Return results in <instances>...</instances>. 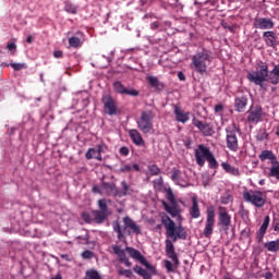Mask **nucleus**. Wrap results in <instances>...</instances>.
Wrapping results in <instances>:
<instances>
[{"label":"nucleus","instance_id":"49","mask_svg":"<svg viewBox=\"0 0 279 279\" xmlns=\"http://www.w3.org/2000/svg\"><path fill=\"white\" fill-rule=\"evenodd\" d=\"M272 228L275 232H279V217L274 218Z\"/></svg>","mask_w":279,"mask_h":279},{"label":"nucleus","instance_id":"14","mask_svg":"<svg viewBox=\"0 0 279 279\" xmlns=\"http://www.w3.org/2000/svg\"><path fill=\"white\" fill-rule=\"evenodd\" d=\"M274 25L276 23L269 17H256L253 23L255 29H274Z\"/></svg>","mask_w":279,"mask_h":279},{"label":"nucleus","instance_id":"27","mask_svg":"<svg viewBox=\"0 0 279 279\" xmlns=\"http://www.w3.org/2000/svg\"><path fill=\"white\" fill-rule=\"evenodd\" d=\"M165 208H166L167 213H169V215H171V217H178L180 215V213H182V209H180V205H178V203H174L171 205L165 204Z\"/></svg>","mask_w":279,"mask_h":279},{"label":"nucleus","instance_id":"45","mask_svg":"<svg viewBox=\"0 0 279 279\" xmlns=\"http://www.w3.org/2000/svg\"><path fill=\"white\" fill-rule=\"evenodd\" d=\"M7 49L9 51H11V53H15L16 52V43L9 41L8 45H7Z\"/></svg>","mask_w":279,"mask_h":279},{"label":"nucleus","instance_id":"53","mask_svg":"<svg viewBox=\"0 0 279 279\" xmlns=\"http://www.w3.org/2000/svg\"><path fill=\"white\" fill-rule=\"evenodd\" d=\"M242 236H245L246 239H248L250 236V228H246L242 231Z\"/></svg>","mask_w":279,"mask_h":279},{"label":"nucleus","instance_id":"32","mask_svg":"<svg viewBox=\"0 0 279 279\" xmlns=\"http://www.w3.org/2000/svg\"><path fill=\"white\" fill-rule=\"evenodd\" d=\"M268 178H276V180H279V161H275L270 168V171L268 173Z\"/></svg>","mask_w":279,"mask_h":279},{"label":"nucleus","instance_id":"10","mask_svg":"<svg viewBox=\"0 0 279 279\" xmlns=\"http://www.w3.org/2000/svg\"><path fill=\"white\" fill-rule=\"evenodd\" d=\"M213 153L210 151V148L204 146V145H198V148L195 149V158H196V163L198 167H204L206 165V160Z\"/></svg>","mask_w":279,"mask_h":279},{"label":"nucleus","instance_id":"33","mask_svg":"<svg viewBox=\"0 0 279 279\" xmlns=\"http://www.w3.org/2000/svg\"><path fill=\"white\" fill-rule=\"evenodd\" d=\"M69 45L73 49H80V47H82V39H80L78 37H70Z\"/></svg>","mask_w":279,"mask_h":279},{"label":"nucleus","instance_id":"11","mask_svg":"<svg viewBox=\"0 0 279 279\" xmlns=\"http://www.w3.org/2000/svg\"><path fill=\"white\" fill-rule=\"evenodd\" d=\"M247 114L248 123H260L265 113L263 112V107L255 106L251 107V109L247 111Z\"/></svg>","mask_w":279,"mask_h":279},{"label":"nucleus","instance_id":"38","mask_svg":"<svg viewBox=\"0 0 279 279\" xmlns=\"http://www.w3.org/2000/svg\"><path fill=\"white\" fill-rule=\"evenodd\" d=\"M118 275L119 276H124L125 278H132L134 276V274L132 272V270L130 269H123V268H119L118 269Z\"/></svg>","mask_w":279,"mask_h":279},{"label":"nucleus","instance_id":"58","mask_svg":"<svg viewBox=\"0 0 279 279\" xmlns=\"http://www.w3.org/2000/svg\"><path fill=\"white\" fill-rule=\"evenodd\" d=\"M132 169H134L135 171H141V167L138 166V163H134L132 166Z\"/></svg>","mask_w":279,"mask_h":279},{"label":"nucleus","instance_id":"1","mask_svg":"<svg viewBox=\"0 0 279 279\" xmlns=\"http://www.w3.org/2000/svg\"><path fill=\"white\" fill-rule=\"evenodd\" d=\"M161 222L166 228V256L172 260L166 259L163 260V265L168 271V274H175L178 271V267H180V257L178 253H175V246L173 243L178 241H186V229L182 225L177 226L175 221H173L169 216L162 215Z\"/></svg>","mask_w":279,"mask_h":279},{"label":"nucleus","instance_id":"26","mask_svg":"<svg viewBox=\"0 0 279 279\" xmlns=\"http://www.w3.org/2000/svg\"><path fill=\"white\" fill-rule=\"evenodd\" d=\"M259 160L262 162H265V160H270L271 165H274V162L277 161V157L276 155L274 154V151L271 150H263L259 156H258Z\"/></svg>","mask_w":279,"mask_h":279},{"label":"nucleus","instance_id":"28","mask_svg":"<svg viewBox=\"0 0 279 279\" xmlns=\"http://www.w3.org/2000/svg\"><path fill=\"white\" fill-rule=\"evenodd\" d=\"M222 169L226 171V173H229L230 175H234L235 178H238L239 175H241V170H239V168H234L232 167L230 163L228 162H222L221 163Z\"/></svg>","mask_w":279,"mask_h":279},{"label":"nucleus","instance_id":"55","mask_svg":"<svg viewBox=\"0 0 279 279\" xmlns=\"http://www.w3.org/2000/svg\"><path fill=\"white\" fill-rule=\"evenodd\" d=\"M178 77H179V80H180L181 82H184V81L186 80V75H184V73H182V72H179V73H178Z\"/></svg>","mask_w":279,"mask_h":279},{"label":"nucleus","instance_id":"16","mask_svg":"<svg viewBox=\"0 0 279 279\" xmlns=\"http://www.w3.org/2000/svg\"><path fill=\"white\" fill-rule=\"evenodd\" d=\"M263 39L267 47H271L272 49H276V47H278V39L274 31L264 32Z\"/></svg>","mask_w":279,"mask_h":279},{"label":"nucleus","instance_id":"12","mask_svg":"<svg viewBox=\"0 0 279 279\" xmlns=\"http://www.w3.org/2000/svg\"><path fill=\"white\" fill-rule=\"evenodd\" d=\"M192 123L195 128L199 130L203 136H213V134H215V130L207 122H204L202 120H198L197 118H194L192 120Z\"/></svg>","mask_w":279,"mask_h":279},{"label":"nucleus","instance_id":"20","mask_svg":"<svg viewBox=\"0 0 279 279\" xmlns=\"http://www.w3.org/2000/svg\"><path fill=\"white\" fill-rule=\"evenodd\" d=\"M190 216L192 219H199L202 217V209H199V203L197 202V197H192V206L189 209Z\"/></svg>","mask_w":279,"mask_h":279},{"label":"nucleus","instance_id":"41","mask_svg":"<svg viewBox=\"0 0 279 279\" xmlns=\"http://www.w3.org/2000/svg\"><path fill=\"white\" fill-rule=\"evenodd\" d=\"M121 186L123 195H132V190H130V185H128V182L122 181Z\"/></svg>","mask_w":279,"mask_h":279},{"label":"nucleus","instance_id":"37","mask_svg":"<svg viewBox=\"0 0 279 279\" xmlns=\"http://www.w3.org/2000/svg\"><path fill=\"white\" fill-rule=\"evenodd\" d=\"M269 138V133H267V130L260 129L256 135V141H267Z\"/></svg>","mask_w":279,"mask_h":279},{"label":"nucleus","instance_id":"59","mask_svg":"<svg viewBox=\"0 0 279 279\" xmlns=\"http://www.w3.org/2000/svg\"><path fill=\"white\" fill-rule=\"evenodd\" d=\"M104 151V146L98 145V149L96 150V154H101Z\"/></svg>","mask_w":279,"mask_h":279},{"label":"nucleus","instance_id":"15","mask_svg":"<svg viewBox=\"0 0 279 279\" xmlns=\"http://www.w3.org/2000/svg\"><path fill=\"white\" fill-rule=\"evenodd\" d=\"M219 210L218 226H221V228L228 230V228H230V223H232V218L226 210V207H219Z\"/></svg>","mask_w":279,"mask_h":279},{"label":"nucleus","instance_id":"63","mask_svg":"<svg viewBox=\"0 0 279 279\" xmlns=\"http://www.w3.org/2000/svg\"><path fill=\"white\" fill-rule=\"evenodd\" d=\"M51 279H62V275L58 274L56 277H52Z\"/></svg>","mask_w":279,"mask_h":279},{"label":"nucleus","instance_id":"56","mask_svg":"<svg viewBox=\"0 0 279 279\" xmlns=\"http://www.w3.org/2000/svg\"><path fill=\"white\" fill-rule=\"evenodd\" d=\"M158 27H160V24H158V22H154L150 24L151 29H158Z\"/></svg>","mask_w":279,"mask_h":279},{"label":"nucleus","instance_id":"19","mask_svg":"<svg viewBox=\"0 0 279 279\" xmlns=\"http://www.w3.org/2000/svg\"><path fill=\"white\" fill-rule=\"evenodd\" d=\"M271 222V218L269 216H265L264 222L260 226L259 230L257 231V242L263 243V239L265 238V234H267V228H269V223Z\"/></svg>","mask_w":279,"mask_h":279},{"label":"nucleus","instance_id":"4","mask_svg":"<svg viewBox=\"0 0 279 279\" xmlns=\"http://www.w3.org/2000/svg\"><path fill=\"white\" fill-rule=\"evenodd\" d=\"M213 62V57H210V51L203 49L192 56L191 68L194 69L199 75H206L208 73V66Z\"/></svg>","mask_w":279,"mask_h":279},{"label":"nucleus","instance_id":"36","mask_svg":"<svg viewBox=\"0 0 279 279\" xmlns=\"http://www.w3.org/2000/svg\"><path fill=\"white\" fill-rule=\"evenodd\" d=\"M64 10L68 14H77V5L72 2H65Z\"/></svg>","mask_w":279,"mask_h":279},{"label":"nucleus","instance_id":"57","mask_svg":"<svg viewBox=\"0 0 279 279\" xmlns=\"http://www.w3.org/2000/svg\"><path fill=\"white\" fill-rule=\"evenodd\" d=\"M93 193H101V190L99 189V186L95 185L93 187Z\"/></svg>","mask_w":279,"mask_h":279},{"label":"nucleus","instance_id":"61","mask_svg":"<svg viewBox=\"0 0 279 279\" xmlns=\"http://www.w3.org/2000/svg\"><path fill=\"white\" fill-rule=\"evenodd\" d=\"M94 158H96V160H102L101 154H94Z\"/></svg>","mask_w":279,"mask_h":279},{"label":"nucleus","instance_id":"2","mask_svg":"<svg viewBox=\"0 0 279 279\" xmlns=\"http://www.w3.org/2000/svg\"><path fill=\"white\" fill-rule=\"evenodd\" d=\"M247 80L256 86H260V88H265V84H263L264 82H269L276 86L279 84V64L275 65L269 72V64L259 61L256 71L247 74Z\"/></svg>","mask_w":279,"mask_h":279},{"label":"nucleus","instance_id":"21","mask_svg":"<svg viewBox=\"0 0 279 279\" xmlns=\"http://www.w3.org/2000/svg\"><path fill=\"white\" fill-rule=\"evenodd\" d=\"M174 114L179 123H186L191 117V112H186L178 106L174 107Z\"/></svg>","mask_w":279,"mask_h":279},{"label":"nucleus","instance_id":"40","mask_svg":"<svg viewBox=\"0 0 279 279\" xmlns=\"http://www.w3.org/2000/svg\"><path fill=\"white\" fill-rule=\"evenodd\" d=\"M148 171L151 175H160V169L157 165H150L148 166Z\"/></svg>","mask_w":279,"mask_h":279},{"label":"nucleus","instance_id":"7","mask_svg":"<svg viewBox=\"0 0 279 279\" xmlns=\"http://www.w3.org/2000/svg\"><path fill=\"white\" fill-rule=\"evenodd\" d=\"M154 111H143L136 121L138 130L144 134H149L154 130Z\"/></svg>","mask_w":279,"mask_h":279},{"label":"nucleus","instance_id":"51","mask_svg":"<svg viewBox=\"0 0 279 279\" xmlns=\"http://www.w3.org/2000/svg\"><path fill=\"white\" fill-rule=\"evenodd\" d=\"M53 56H54V58L60 59V58H62L63 52H62V50H56V51L53 52Z\"/></svg>","mask_w":279,"mask_h":279},{"label":"nucleus","instance_id":"47","mask_svg":"<svg viewBox=\"0 0 279 279\" xmlns=\"http://www.w3.org/2000/svg\"><path fill=\"white\" fill-rule=\"evenodd\" d=\"M82 257L86 259H90L93 257V251H88V250L84 251L82 253Z\"/></svg>","mask_w":279,"mask_h":279},{"label":"nucleus","instance_id":"48","mask_svg":"<svg viewBox=\"0 0 279 279\" xmlns=\"http://www.w3.org/2000/svg\"><path fill=\"white\" fill-rule=\"evenodd\" d=\"M120 171H121V173H128V172L132 171V166H130V165H124V166H122V167L120 168Z\"/></svg>","mask_w":279,"mask_h":279},{"label":"nucleus","instance_id":"64","mask_svg":"<svg viewBox=\"0 0 279 279\" xmlns=\"http://www.w3.org/2000/svg\"><path fill=\"white\" fill-rule=\"evenodd\" d=\"M221 204H228V198L227 199H222Z\"/></svg>","mask_w":279,"mask_h":279},{"label":"nucleus","instance_id":"9","mask_svg":"<svg viewBox=\"0 0 279 279\" xmlns=\"http://www.w3.org/2000/svg\"><path fill=\"white\" fill-rule=\"evenodd\" d=\"M125 252L131 256V258H134V260H137V263H141V265H144L148 271H151V274H156V267L149 262L146 260L145 256L141 253V251L132 247V246H126Z\"/></svg>","mask_w":279,"mask_h":279},{"label":"nucleus","instance_id":"24","mask_svg":"<svg viewBox=\"0 0 279 279\" xmlns=\"http://www.w3.org/2000/svg\"><path fill=\"white\" fill-rule=\"evenodd\" d=\"M247 107V97H236L234 101V108L236 112H245V108Z\"/></svg>","mask_w":279,"mask_h":279},{"label":"nucleus","instance_id":"8","mask_svg":"<svg viewBox=\"0 0 279 279\" xmlns=\"http://www.w3.org/2000/svg\"><path fill=\"white\" fill-rule=\"evenodd\" d=\"M215 217H216L215 206L207 207L206 221L203 230V234L205 239H210V236H213V233L215 232V223H216Z\"/></svg>","mask_w":279,"mask_h":279},{"label":"nucleus","instance_id":"22","mask_svg":"<svg viewBox=\"0 0 279 279\" xmlns=\"http://www.w3.org/2000/svg\"><path fill=\"white\" fill-rule=\"evenodd\" d=\"M171 180L172 182H175V184L182 186L183 189L189 186V183L186 181H182V171L178 169L172 170Z\"/></svg>","mask_w":279,"mask_h":279},{"label":"nucleus","instance_id":"60","mask_svg":"<svg viewBox=\"0 0 279 279\" xmlns=\"http://www.w3.org/2000/svg\"><path fill=\"white\" fill-rule=\"evenodd\" d=\"M26 43L32 44L34 43V36H28Z\"/></svg>","mask_w":279,"mask_h":279},{"label":"nucleus","instance_id":"13","mask_svg":"<svg viewBox=\"0 0 279 279\" xmlns=\"http://www.w3.org/2000/svg\"><path fill=\"white\" fill-rule=\"evenodd\" d=\"M102 104H104V110L106 114H109L110 117L117 114V104L114 102V99L111 98L110 95L102 97Z\"/></svg>","mask_w":279,"mask_h":279},{"label":"nucleus","instance_id":"50","mask_svg":"<svg viewBox=\"0 0 279 279\" xmlns=\"http://www.w3.org/2000/svg\"><path fill=\"white\" fill-rule=\"evenodd\" d=\"M121 156H129L130 155V148L123 146L120 148Z\"/></svg>","mask_w":279,"mask_h":279},{"label":"nucleus","instance_id":"46","mask_svg":"<svg viewBox=\"0 0 279 279\" xmlns=\"http://www.w3.org/2000/svg\"><path fill=\"white\" fill-rule=\"evenodd\" d=\"M10 66L14 69V71H22V69H25V64L23 63H10Z\"/></svg>","mask_w":279,"mask_h":279},{"label":"nucleus","instance_id":"25","mask_svg":"<svg viewBox=\"0 0 279 279\" xmlns=\"http://www.w3.org/2000/svg\"><path fill=\"white\" fill-rule=\"evenodd\" d=\"M133 271L137 274V276H141L143 279H151V276L156 275V270L155 272H151L150 270L144 269L138 265L134 266Z\"/></svg>","mask_w":279,"mask_h":279},{"label":"nucleus","instance_id":"35","mask_svg":"<svg viewBox=\"0 0 279 279\" xmlns=\"http://www.w3.org/2000/svg\"><path fill=\"white\" fill-rule=\"evenodd\" d=\"M113 89L116 90V93H118L119 95H125V86H123V83L117 81L113 83Z\"/></svg>","mask_w":279,"mask_h":279},{"label":"nucleus","instance_id":"6","mask_svg":"<svg viewBox=\"0 0 279 279\" xmlns=\"http://www.w3.org/2000/svg\"><path fill=\"white\" fill-rule=\"evenodd\" d=\"M243 199L247 202V204L255 206V208H263V206L267 204L265 193L262 191L245 190L243 192Z\"/></svg>","mask_w":279,"mask_h":279},{"label":"nucleus","instance_id":"29","mask_svg":"<svg viewBox=\"0 0 279 279\" xmlns=\"http://www.w3.org/2000/svg\"><path fill=\"white\" fill-rule=\"evenodd\" d=\"M92 217L96 223H104V221H106L108 218V214L99 210H93Z\"/></svg>","mask_w":279,"mask_h":279},{"label":"nucleus","instance_id":"43","mask_svg":"<svg viewBox=\"0 0 279 279\" xmlns=\"http://www.w3.org/2000/svg\"><path fill=\"white\" fill-rule=\"evenodd\" d=\"M124 95H129L130 97H138V95H141V92L131 88V89H125Z\"/></svg>","mask_w":279,"mask_h":279},{"label":"nucleus","instance_id":"18","mask_svg":"<svg viewBox=\"0 0 279 279\" xmlns=\"http://www.w3.org/2000/svg\"><path fill=\"white\" fill-rule=\"evenodd\" d=\"M129 136L131 141H133L134 145H136L137 147H143V145H145V140H143V135H141V132H138V130H129Z\"/></svg>","mask_w":279,"mask_h":279},{"label":"nucleus","instance_id":"62","mask_svg":"<svg viewBox=\"0 0 279 279\" xmlns=\"http://www.w3.org/2000/svg\"><path fill=\"white\" fill-rule=\"evenodd\" d=\"M162 226H163V225H162V221H161V223H159V225L156 226V230H159V232H160V230H162Z\"/></svg>","mask_w":279,"mask_h":279},{"label":"nucleus","instance_id":"34","mask_svg":"<svg viewBox=\"0 0 279 279\" xmlns=\"http://www.w3.org/2000/svg\"><path fill=\"white\" fill-rule=\"evenodd\" d=\"M206 160L208 162L209 169H219V162L215 158V155L211 154L210 156L207 157Z\"/></svg>","mask_w":279,"mask_h":279},{"label":"nucleus","instance_id":"5","mask_svg":"<svg viewBox=\"0 0 279 279\" xmlns=\"http://www.w3.org/2000/svg\"><path fill=\"white\" fill-rule=\"evenodd\" d=\"M238 134H241V128L236 123H232L226 128L227 147L230 151H236L239 149Z\"/></svg>","mask_w":279,"mask_h":279},{"label":"nucleus","instance_id":"42","mask_svg":"<svg viewBox=\"0 0 279 279\" xmlns=\"http://www.w3.org/2000/svg\"><path fill=\"white\" fill-rule=\"evenodd\" d=\"M82 219H84L86 223H93L94 221L93 214H88L86 211L82 214Z\"/></svg>","mask_w":279,"mask_h":279},{"label":"nucleus","instance_id":"17","mask_svg":"<svg viewBox=\"0 0 279 279\" xmlns=\"http://www.w3.org/2000/svg\"><path fill=\"white\" fill-rule=\"evenodd\" d=\"M112 251L114 254H117L119 262L123 263L125 267H132V262H130V258H128V255L125 254V248L122 250L119 245H113Z\"/></svg>","mask_w":279,"mask_h":279},{"label":"nucleus","instance_id":"52","mask_svg":"<svg viewBox=\"0 0 279 279\" xmlns=\"http://www.w3.org/2000/svg\"><path fill=\"white\" fill-rule=\"evenodd\" d=\"M215 112H223V105H216Z\"/></svg>","mask_w":279,"mask_h":279},{"label":"nucleus","instance_id":"39","mask_svg":"<svg viewBox=\"0 0 279 279\" xmlns=\"http://www.w3.org/2000/svg\"><path fill=\"white\" fill-rule=\"evenodd\" d=\"M98 206L100 209V213H105L106 215H108V203H106V199H99L98 201Z\"/></svg>","mask_w":279,"mask_h":279},{"label":"nucleus","instance_id":"54","mask_svg":"<svg viewBox=\"0 0 279 279\" xmlns=\"http://www.w3.org/2000/svg\"><path fill=\"white\" fill-rule=\"evenodd\" d=\"M168 199H169L170 204H178V202H175V196H173V194H170L168 196Z\"/></svg>","mask_w":279,"mask_h":279},{"label":"nucleus","instance_id":"44","mask_svg":"<svg viewBox=\"0 0 279 279\" xmlns=\"http://www.w3.org/2000/svg\"><path fill=\"white\" fill-rule=\"evenodd\" d=\"M95 154H97V149H95V148H89L88 151H87L86 155H85V158H86L87 160H93Z\"/></svg>","mask_w":279,"mask_h":279},{"label":"nucleus","instance_id":"31","mask_svg":"<svg viewBox=\"0 0 279 279\" xmlns=\"http://www.w3.org/2000/svg\"><path fill=\"white\" fill-rule=\"evenodd\" d=\"M264 247L265 250H267V252H272V253L279 252V239L275 241L266 242L264 244Z\"/></svg>","mask_w":279,"mask_h":279},{"label":"nucleus","instance_id":"3","mask_svg":"<svg viewBox=\"0 0 279 279\" xmlns=\"http://www.w3.org/2000/svg\"><path fill=\"white\" fill-rule=\"evenodd\" d=\"M123 228L121 227V223L119 220H114L112 222V229L113 232L118 234L119 241H123L126 236H132V234H142L141 226L136 223L130 216H126L123 218Z\"/></svg>","mask_w":279,"mask_h":279},{"label":"nucleus","instance_id":"30","mask_svg":"<svg viewBox=\"0 0 279 279\" xmlns=\"http://www.w3.org/2000/svg\"><path fill=\"white\" fill-rule=\"evenodd\" d=\"M148 84L153 88L157 90H162L165 88V84H162L156 76H147Z\"/></svg>","mask_w":279,"mask_h":279},{"label":"nucleus","instance_id":"23","mask_svg":"<svg viewBox=\"0 0 279 279\" xmlns=\"http://www.w3.org/2000/svg\"><path fill=\"white\" fill-rule=\"evenodd\" d=\"M101 187L104 189V191H106L107 195H112L113 197H117V195H119V190L117 189V185L114 183L102 182Z\"/></svg>","mask_w":279,"mask_h":279}]
</instances>
